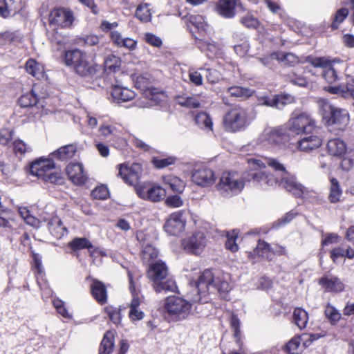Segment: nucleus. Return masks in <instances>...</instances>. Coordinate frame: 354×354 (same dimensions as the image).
Segmentation results:
<instances>
[{"mask_svg": "<svg viewBox=\"0 0 354 354\" xmlns=\"http://www.w3.org/2000/svg\"><path fill=\"white\" fill-rule=\"evenodd\" d=\"M200 70L205 71L206 78L207 81L211 84H215L218 82L221 79V74L220 72L214 68H201Z\"/></svg>", "mask_w": 354, "mask_h": 354, "instance_id": "bf43d9fd", "label": "nucleus"}, {"mask_svg": "<svg viewBox=\"0 0 354 354\" xmlns=\"http://www.w3.org/2000/svg\"><path fill=\"white\" fill-rule=\"evenodd\" d=\"M1 37L5 42L19 41L21 37L18 31H7L1 35Z\"/></svg>", "mask_w": 354, "mask_h": 354, "instance_id": "338daca9", "label": "nucleus"}, {"mask_svg": "<svg viewBox=\"0 0 354 354\" xmlns=\"http://www.w3.org/2000/svg\"><path fill=\"white\" fill-rule=\"evenodd\" d=\"M77 151V146L74 144L67 145L58 149L52 155L58 160L64 161L71 158Z\"/></svg>", "mask_w": 354, "mask_h": 354, "instance_id": "72a5a7b5", "label": "nucleus"}, {"mask_svg": "<svg viewBox=\"0 0 354 354\" xmlns=\"http://www.w3.org/2000/svg\"><path fill=\"white\" fill-rule=\"evenodd\" d=\"M118 175L121 176L124 182L129 185H138L142 176V168L138 163L132 164L131 166L121 164L119 166Z\"/></svg>", "mask_w": 354, "mask_h": 354, "instance_id": "dca6fc26", "label": "nucleus"}, {"mask_svg": "<svg viewBox=\"0 0 354 354\" xmlns=\"http://www.w3.org/2000/svg\"><path fill=\"white\" fill-rule=\"evenodd\" d=\"M26 71L37 79H41L44 76L43 66L32 59H30L26 62Z\"/></svg>", "mask_w": 354, "mask_h": 354, "instance_id": "e433bc0d", "label": "nucleus"}, {"mask_svg": "<svg viewBox=\"0 0 354 354\" xmlns=\"http://www.w3.org/2000/svg\"><path fill=\"white\" fill-rule=\"evenodd\" d=\"M227 93L232 97L247 99L253 95L254 91L248 88L234 86L228 88Z\"/></svg>", "mask_w": 354, "mask_h": 354, "instance_id": "58836bf2", "label": "nucleus"}, {"mask_svg": "<svg viewBox=\"0 0 354 354\" xmlns=\"http://www.w3.org/2000/svg\"><path fill=\"white\" fill-rule=\"evenodd\" d=\"M135 86L143 91L145 98L151 101L146 104H139L140 106L147 107L152 105V102L157 103L160 100L156 89L151 88V78L148 73H143L138 75L134 80Z\"/></svg>", "mask_w": 354, "mask_h": 354, "instance_id": "4468645a", "label": "nucleus"}, {"mask_svg": "<svg viewBox=\"0 0 354 354\" xmlns=\"http://www.w3.org/2000/svg\"><path fill=\"white\" fill-rule=\"evenodd\" d=\"M240 320L239 318L234 315H232L230 318V325L232 328L233 329L234 333V337L236 338V342L238 344L240 348H241V345L243 344V342L241 339V330H240Z\"/></svg>", "mask_w": 354, "mask_h": 354, "instance_id": "09e8293b", "label": "nucleus"}, {"mask_svg": "<svg viewBox=\"0 0 354 354\" xmlns=\"http://www.w3.org/2000/svg\"><path fill=\"white\" fill-rule=\"evenodd\" d=\"M129 290L133 296L130 308H138L140 304V299L139 297V293L136 292V288L133 281V278L131 275L129 273Z\"/></svg>", "mask_w": 354, "mask_h": 354, "instance_id": "5fc2aeb1", "label": "nucleus"}, {"mask_svg": "<svg viewBox=\"0 0 354 354\" xmlns=\"http://www.w3.org/2000/svg\"><path fill=\"white\" fill-rule=\"evenodd\" d=\"M252 120L247 109L236 106L225 114L223 125L227 131L237 132L245 130Z\"/></svg>", "mask_w": 354, "mask_h": 354, "instance_id": "0eeeda50", "label": "nucleus"}, {"mask_svg": "<svg viewBox=\"0 0 354 354\" xmlns=\"http://www.w3.org/2000/svg\"><path fill=\"white\" fill-rule=\"evenodd\" d=\"M300 344L301 337H294L286 344V349L290 354H298L301 351Z\"/></svg>", "mask_w": 354, "mask_h": 354, "instance_id": "6e6d98bb", "label": "nucleus"}, {"mask_svg": "<svg viewBox=\"0 0 354 354\" xmlns=\"http://www.w3.org/2000/svg\"><path fill=\"white\" fill-rule=\"evenodd\" d=\"M32 147L21 140L14 142V150L16 153L24 154L32 151Z\"/></svg>", "mask_w": 354, "mask_h": 354, "instance_id": "052dcab7", "label": "nucleus"}, {"mask_svg": "<svg viewBox=\"0 0 354 354\" xmlns=\"http://www.w3.org/2000/svg\"><path fill=\"white\" fill-rule=\"evenodd\" d=\"M120 59L113 55L107 56L104 60V68L106 71H115L120 66Z\"/></svg>", "mask_w": 354, "mask_h": 354, "instance_id": "3c124183", "label": "nucleus"}, {"mask_svg": "<svg viewBox=\"0 0 354 354\" xmlns=\"http://www.w3.org/2000/svg\"><path fill=\"white\" fill-rule=\"evenodd\" d=\"M280 185L295 197H302L309 203H314L319 200V195L316 192L306 188L297 181L294 176L286 174V176L282 178Z\"/></svg>", "mask_w": 354, "mask_h": 354, "instance_id": "9d476101", "label": "nucleus"}, {"mask_svg": "<svg viewBox=\"0 0 354 354\" xmlns=\"http://www.w3.org/2000/svg\"><path fill=\"white\" fill-rule=\"evenodd\" d=\"M342 194V191L340 188L338 180L335 178H332L330 179V194L328 196L330 202L335 203L339 201Z\"/></svg>", "mask_w": 354, "mask_h": 354, "instance_id": "79ce46f5", "label": "nucleus"}, {"mask_svg": "<svg viewBox=\"0 0 354 354\" xmlns=\"http://www.w3.org/2000/svg\"><path fill=\"white\" fill-rule=\"evenodd\" d=\"M288 80L290 82L299 86H306L308 84L306 79L294 73L288 75Z\"/></svg>", "mask_w": 354, "mask_h": 354, "instance_id": "0e129e2a", "label": "nucleus"}, {"mask_svg": "<svg viewBox=\"0 0 354 354\" xmlns=\"http://www.w3.org/2000/svg\"><path fill=\"white\" fill-rule=\"evenodd\" d=\"M106 313L108 315L110 320L115 325H118L121 322L120 310L112 306H106L104 308Z\"/></svg>", "mask_w": 354, "mask_h": 354, "instance_id": "603ef678", "label": "nucleus"}, {"mask_svg": "<svg viewBox=\"0 0 354 354\" xmlns=\"http://www.w3.org/2000/svg\"><path fill=\"white\" fill-rule=\"evenodd\" d=\"M216 187L223 196L229 198L242 191L244 187V182L237 173L224 172Z\"/></svg>", "mask_w": 354, "mask_h": 354, "instance_id": "1a4fd4ad", "label": "nucleus"}, {"mask_svg": "<svg viewBox=\"0 0 354 354\" xmlns=\"http://www.w3.org/2000/svg\"><path fill=\"white\" fill-rule=\"evenodd\" d=\"M100 42V38L95 35H87L85 37L79 38L76 41V44H84L85 46H92L98 44Z\"/></svg>", "mask_w": 354, "mask_h": 354, "instance_id": "680f3d73", "label": "nucleus"}, {"mask_svg": "<svg viewBox=\"0 0 354 354\" xmlns=\"http://www.w3.org/2000/svg\"><path fill=\"white\" fill-rule=\"evenodd\" d=\"M244 11L240 0H219L218 12L225 18H232Z\"/></svg>", "mask_w": 354, "mask_h": 354, "instance_id": "aec40b11", "label": "nucleus"}, {"mask_svg": "<svg viewBox=\"0 0 354 354\" xmlns=\"http://www.w3.org/2000/svg\"><path fill=\"white\" fill-rule=\"evenodd\" d=\"M163 181L174 192L182 193L185 187V183L180 178L175 176L169 175L165 176Z\"/></svg>", "mask_w": 354, "mask_h": 354, "instance_id": "c9c22d12", "label": "nucleus"}, {"mask_svg": "<svg viewBox=\"0 0 354 354\" xmlns=\"http://www.w3.org/2000/svg\"><path fill=\"white\" fill-rule=\"evenodd\" d=\"M325 315L328 319L333 322L339 321L341 317L340 313L330 304L326 307Z\"/></svg>", "mask_w": 354, "mask_h": 354, "instance_id": "e2e57ef3", "label": "nucleus"}, {"mask_svg": "<svg viewBox=\"0 0 354 354\" xmlns=\"http://www.w3.org/2000/svg\"><path fill=\"white\" fill-rule=\"evenodd\" d=\"M183 214L184 212L183 211H178L170 214L164 225V229L168 234L177 236L183 231L186 223Z\"/></svg>", "mask_w": 354, "mask_h": 354, "instance_id": "6ab92c4d", "label": "nucleus"}, {"mask_svg": "<svg viewBox=\"0 0 354 354\" xmlns=\"http://www.w3.org/2000/svg\"><path fill=\"white\" fill-rule=\"evenodd\" d=\"M196 44L198 48L202 52L205 53L207 56L209 58H212L219 54L220 48L214 42L198 39Z\"/></svg>", "mask_w": 354, "mask_h": 354, "instance_id": "473e14b6", "label": "nucleus"}, {"mask_svg": "<svg viewBox=\"0 0 354 354\" xmlns=\"http://www.w3.org/2000/svg\"><path fill=\"white\" fill-rule=\"evenodd\" d=\"M177 102L182 106H185L189 109L198 108L200 106V102L196 97H178L177 98Z\"/></svg>", "mask_w": 354, "mask_h": 354, "instance_id": "8fccbe9b", "label": "nucleus"}, {"mask_svg": "<svg viewBox=\"0 0 354 354\" xmlns=\"http://www.w3.org/2000/svg\"><path fill=\"white\" fill-rule=\"evenodd\" d=\"M306 61L315 68H322L323 70V77L329 84H333L337 80L338 68L335 67V64L337 63L340 64L339 61L330 59L325 57L313 56H308Z\"/></svg>", "mask_w": 354, "mask_h": 354, "instance_id": "f8f14e48", "label": "nucleus"}, {"mask_svg": "<svg viewBox=\"0 0 354 354\" xmlns=\"http://www.w3.org/2000/svg\"><path fill=\"white\" fill-rule=\"evenodd\" d=\"M165 204L167 206L176 208L183 205L182 198L178 195H174L168 196L165 200Z\"/></svg>", "mask_w": 354, "mask_h": 354, "instance_id": "774afa93", "label": "nucleus"}, {"mask_svg": "<svg viewBox=\"0 0 354 354\" xmlns=\"http://www.w3.org/2000/svg\"><path fill=\"white\" fill-rule=\"evenodd\" d=\"M111 96L114 101L122 103L133 100L136 94L134 91L120 85H114L111 90Z\"/></svg>", "mask_w": 354, "mask_h": 354, "instance_id": "bb28decb", "label": "nucleus"}, {"mask_svg": "<svg viewBox=\"0 0 354 354\" xmlns=\"http://www.w3.org/2000/svg\"><path fill=\"white\" fill-rule=\"evenodd\" d=\"M148 3H142L138 6L136 11V17L142 22H148L151 19V13Z\"/></svg>", "mask_w": 354, "mask_h": 354, "instance_id": "a18cd8bd", "label": "nucleus"}, {"mask_svg": "<svg viewBox=\"0 0 354 354\" xmlns=\"http://www.w3.org/2000/svg\"><path fill=\"white\" fill-rule=\"evenodd\" d=\"M192 181L201 187H209L215 182L214 171L206 167L196 169L192 176Z\"/></svg>", "mask_w": 354, "mask_h": 354, "instance_id": "4be33fe9", "label": "nucleus"}, {"mask_svg": "<svg viewBox=\"0 0 354 354\" xmlns=\"http://www.w3.org/2000/svg\"><path fill=\"white\" fill-rule=\"evenodd\" d=\"M55 165L52 159L39 158L30 164V172L45 182L62 184L63 178L59 173L55 171Z\"/></svg>", "mask_w": 354, "mask_h": 354, "instance_id": "423d86ee", "label": "nucleus"}, {"mask_svg": "<svg viewBox=\"0 0 354 354\" xmlns=\"http://www.w3.org/2000/svg\"><path fill=\"white\" fill-rule=\"evenodd\" d=\"M293 321L299 329L306 328L308 321V313L301 308H296L293 312Z\"/></svg>", "mask_w": 354, "mask_h": 354, "instance_id": "4c0bfd02", "label": "nucleus"}, {"mask_svg": "<svg viewBox=\"0 0 354 354\" xmlns=\"http://www.w3.org/2000/svg\"><path fill=\"white\" fill-rule=\"evenodd\" d=\"M250 174L254 183L263 189H268L280 185L282 178L288 174L284 166L275 159L250 158L248 160Z\"/></svg>", "mask_w": 354, "mask_h": 354, "instance_id": "f257e3e1", "label": "nucleus"}, {"mask_svg": "<svg viewBox=\"0 0 354 354\" xmlns=\"http://www.w3.org/2000/svg\"><path fill=\"white\" fill-rule=\"evenodd\" d=\"M240 21L248 28H256L258 25V20L250 13H247L245 16L242 17Z\"/></svg>", "mask_w": 354, "mask_h": 354, "instance_id": "69168bd1", "label": "nucleus"}, {"mask_svg": "<svg viewBox=\"0 0 354 354\" xmlns=\"http://www.w3.org/2000/svg\"><path fill=\"white\" fill-rule=\"evenodd\" d=\"M254 256H258L262 259L271 261L274 257V249L264 241H259L256 248L252 253Z\"/></svg>", "mask_w": 354, "mask_h": 354, "instance_id": "2f4dec72", "label": "nucleus"}, {"mask_svg": "<svg viewBox=\"0 0 354 354\" xmlns=\"http://www.w3.org/2000/svg\"><path fill=\"white\" fill-rule=\"evenodd\" d=\"M18 103L21 107H31L37 105L39 103V99L34 91L32 90L30 92L22 95L18 100Z\"/></svg>", "mask_w": 354, "mask_h": 354, "instance_id": "ea45409f", "label": "nucleus"}, {"mask_svg": "<svg viewBox=\"0 0 354 354\" xmlns=\"http://www.w3.org/2000/svg\"><path fill=\"white\" fill-rule=\"evenodd\" d=\"M347 147L346 143L339 139H331L327 143L328 152L333 156H342L345 154Z\"/></svg>", "mask_w": 354, "mask_h": 354, "instance_id": "c756f323", "label": "nucleus"}, {"mask_svg": "<svg viewBox=\"0 0 354 354\" xmlns=\"http://www.w3.org/2000/svg\"><path fill=\"white\" fill-rule=\"evenodd\" d=\"M348 15V10L343 8L338 10L334 17L333 21L331 24V28L333 30L338 28L339 25L346 18Z\"/></svg>", "mask_w": 354, "mask_h": 354, "instance_id": "864d4df0", "label": "nucleus"}, {"mask_svg": "<svg viewBox=\"0 0 354 354\" xmlns=\"http://www.w3.org/2000/svg\"><path fill=\"white\" fill-rule=\"evenodd\" d=\"M196 122L202 129L212 130V119L206 113H198L196 117Z\"/></svg>", "mask_w": 354, "mask_h": 354, "instance_id": "de8ad7c7", "label": "nucleus"}, {"mask_svg": "<svg viewBox=\"0 0 354 354\" xmlns=\"http://www.w3.org/2000/svg\"><path fill=\"white\" fill-rule=\"evenodd\" d=\"M140 255L143 261L149 262L151 260L157 258L158 255V251L152 245L147 244L144 246L142 245Z\"/></svg>", "mask_w": 354, "mask_h": 354, "instance_id": "c03bdc74", "label": "nucleus"}, {"mask_svg": "<svg viewBox=\"0 0 354 354\" xmlns=\"http://www.w3.org/2000/svg\"><path fill=\"white\" fill-rule=\"evenodd\" d=\"M68 246L73 251L83 249H92L93 245L91 241L85 237H76L68 243Z\"/></svg>", "mask_w": 354, "mask_h": 354, "instance_id": "a19ab883", "label": "nucleus"}, {"mask_svg": "<svg viewBox=\"0 0 354 354\" xmlns=\"http://www.w3.org/2000/svg\"><path fill=\"white\" fill-rule=\"evenodd\" d=\"M292 138L286 124L273 128H266L259 136L257 142L263 147L276 146L283 148L287 146Z\"/></svg>", "mask_w": 354, "mask_h": 354, "instance_id": "20e7f679", "label": "nucleus"}, {"mask_svg": "<svg viewBox=\"0 0 354 354\" xmlns=\"http://www.w3.org/2000/svg\"><path fill=\"white\" fill-rule=\"evenodd\" d=\"M66 174L69 179L77 185H84L88 176L82 163L71 162L66 169Z\"/></svg>", "mask_w": 354, "mask_h": 354, "instance_id": "5701e85b", "label": "nucleus"}, {"mask_svg": "<svg viewBox=\"0 0 354 354\" xmlns=\"http://www.w3.org/2000/svg\"><path fill=\"white\" fill-rule=\"evenodd\" d=\"M91 292L92 296L100 304L106 303L108 298L107 290L102 282L93 279L91 284Z\"/></svg>", "mask_w": 354, "mask_h": 354, "instance_id": "cd10ccee", "label": "nucleus"}, {"mask_svg": "<svg viewBox=\"0 0 354 354\" xmlns=\"http://www.w3.org/2000/svg\"><path fill=\"white\" fill-rule=\"evenodd\" d=\"M75 20L73 12L66 8H58L53 9L49 16L50 24L62 28H70Z\"/></svg>", "mask_w": 354, "mask_h": 354, "instance_id": "a211bd4d", "label": "nucleus"}, {"mask_svg": "<svg viewBox=\"0 0 354 354\" xmlns=\"http://www.w3.org/2000/svg\"><path fill=\"white\" fill-rule=\"evenodd\" d=\"M270 57L272 59L278 60L284 64L292 65L298 62L297 57L292 53L276 52L270 54Z\"/></svg>", "mask_w": 354, "mask_h": 354, "instance_id": "37998d69", "label": "nucleus"}, {"mask_svg": "<svg viewBox=\"0 0 354 354\" xmlns=\"http://www.w3.org/2000/svg\"><path fill=\"white\" fill-rule=\"evenodd\" d=\"M21 0H0V15L6 18L20 9Z\"/></svg>", "mask_w": 354, "mask_h": 354, "instance_id": "7c9ffc66", "label": "nucleus"}, {"mask_svg": "<svg viewBox=\"0 0 354 354\" xmlns=\"http://www.w3.org/2000/svg\"><path fill=\"white\" fill-rule=\"evenodd\" d=\"M190 23L194 25L198 32L206 33L209 26L205 23L203 16L201 15H190L189 17Z\"/></svg>", "mask_w": 354, "mask_h": 354, "instance_id": "49530a36", "label": "nucleus"}, {"mask_svg": "<svg viewBox=\"0 0 354 354\" xmlns=\"http://www.w3.org/2000/svg\"><path fill=\"white\" fill-rule=\"evenodd\" d=\"M322 138L317 134H311L304 136L298 141V149L304 152H310L319 148L322 145Z\"/></svg>", "mask_w": 354, "mask_h": 354, "instance_id": "a878e982", "label": "nucleus"}, {"mask_svg": "<svg viewBox=\"0 0 354 354\" xmlns=\"http://www.w3.org/2000/svg\"><path fill=\"white\" fill-rule=\"evenodd\" d=\"M148 276L153 281V287L156 292H175L177 289L175 281L168 276L167 266L162 261H158L150 266Z\"/></svg>", "mask_w": 354, "mask_h": 354, "instance_id": "7ed1b4c3", "label": "nucleus"}, {"mask_svg": "<svg viewBox=\"0 0 354 354\" xmlns=\"http://www.w3.org/2000/svg\"><path fill=\"white\" fill-rule=\"evenodd\" d=\"M136 194L144 200L159 202L166 196V191L159 185L143 183L136 187Z\"/></svg>", "mask_w": 354, "mask_h": 354, "instance_id": "2eb2a0df", "label": "nucleus"}, {"mask_svg": "<svg viewBox=\"0 0 354 354\" xmlns=\"http://www.w3.org/2000/svg\"><path fill=\"white\" fill-rule=\"evenodd\" d=\"M229 279L228 274L215 277L210 270H205L195 283L193 292L189 293L191 300L195 303L205 304L208 302L207 294L210 292L217 290L221 294L228 292L231 290Z\"/></svg>", "mask_w": 354, "mask_h": 354, "instance_id": "f03ea898", "label": "nucleus"}, {"mask_svg": "<svg viewBox=\"0 0 354 354\" xmlns=\"http://www.w3.org/2000/svg\"><path fill=\"white\" fill-rule=\"evenodd\" d=\"M109 196V191L105 185H100L95 188L91 192V196L95 199L104 200Z\"/></svg>", "mask_w": 354, "mask_h": 354, "instance_id": "13d9d810", "label": "nucleus"}, {"mask_svg": "<svg viewBox=\"0 0 354 354\" xmlns=\"http://www.w3.org/2000/svg\"><path fill=\"white\" fill-rule=\"evenodd\" d=\"M48 228L50 233L57 239H60L68 232L67 228L63 225L62 221L57 216H54L48 221Z\"/></svg>", "mask_w": 354, "mask_h": 354, "instance_id": "c85d7f7f", "label": "nucleus"}, {"mask_svg": "<svg viewBox=\"0 0 354 354\" xmlns=\"http://www.w3.org/2000/svg\"><path fill=\"white\" fill-rule=\"evenodd\" d=\"M319 284L326 292H339L344 289L342 281L333 274H325L319 280Z\"/></svg>", "mask_w": 354, "mask_h": 354, "instance_id": "393cba45", "label": "nucleus"}, {"mask_svg": "<svg viewBox=\"0 0 354 354\" xmlns=\"http://www.w3.org/2000/svg\"><path fill=\"white\" fill-rule=\"evenodd\" d=\"M192 305L187 300L178 296L168 297L164 304V308L174 321L186 319L191 312Z\"/></svg>", "mask_w": 354, "mask_h": 354, "instance_id": "9b49d317", "label": "nucleus"}, {"mask_svg": "<svg viewBox=\"0 0 354 354\" xmlns=\"http://www.w3.org/2000/svg\"><path fill=\"white\" fill-rule=\"evenodd\" d=\"M320 109L323 119L328 125H335L337 129L343 130L348 124V111L331 104L327 100H322Z\"/></svg>", "mask_w": 354, "mask_h": 354, "instance_id": "6e6552de", "label": "nucleus"}, {"mask_svg": "<svg viewBox=\"0 0 354 354\" xmlns=\"http://www.w3.org/2000/svg\"><path fill=\"white\" fill-rule=\"evenodd\" d=\"M238 232L233 230L231 232H228L227 234V241L225 242V248L232 252H235L238 250L239 247L236 243L237 239Z\"/></svg>", "mask_w": 354, "mask_h": 354, "instance_id": "4d7b16f0", "label": "nucleus"}, {"mask_svg": "<svg viewBox=\"0 0 354 354\" xmlns=\"http://www.w3.org/2000/svg\"><path fill=\"white\" fill-rule=\"evenodd\" d=\"M294 102L295 97L290 94L277 95L272 98L263 96L258 100L259 105L275 107L278 109H282L286 104H292Z\"/></svg>", "mask_w": 354, "mask_h": 354, "instance_id": "412c9836", "label": "nucleus"}, {"mask_svg": "<svg viewBox=\"0 0 354 354\" xmlns=\"http://www.w3.org/2000/svg\"><path fill=\"white\" fill-rule=\"evenodd\" d=\"M207 245V237L202 232H197L183 241L184 250L190 254H201Z\"/></svg>", "mask_w": 354, "mask_h": 354, "instance_id": "f3484780", "label": "nucleus"}, {"mask_svg": "<svg viewBox=\"0 0 354 354\" xmlns=\"http://www.w3.org/2000/svg\"><path fill=\"white\" fill-rule=\"evenodd\" d=\"M64 62L74 67L75 72L83 77H92L96 73L95 66L88 62L86 54L77 48L66 50Z\"/></svg>", "mask_w": 354, "mask_h": 354, "instance_id": "39448f33", "label": "nucleus"}, {"mask_svg": "<svg viewBox=\"0 0 354 354\" xmlns=\"http://www.w3.org/2000/svg\"><path fill=\"white\" fill-rule=\"evenodd\" d=\"M114 348V335L111 331H107L100 343L99 354H111Z\"/></svg>", "mask_w": 354, "mask_h": 354, "instance_id": "f704fd0d", "label": "nucleus"}, {"mask_svg": "<svg viewBox=\"0 0 354 354\" xmlns=\"http://www.w3.org/2000/svg\"><path fill=\"white\" fill-rule=\"evenodd\" d=\"M109 37L113 46L117 48H125L129 51H133L137 48V40L131 37H123L120 31H112Z\"/></svg>", "mask_w": 354, "mask_h": 354, "instance_id": "b1692460", "label": "nucleus"}, {"mask_svg": "<svg viewBox=\"0 0 354 354\" xmlns=\"http://www.w3.org/2000/svg\"><path fill=\"white\" fill-rule=\"evenodd\" d=\"M315 123V120L309 114L302 113L290 118L286 124L293 138L300 133H313L316 128Z\"/></svg>", "mask_w": 354, "mask_h": 354, "instance_id": "ddd939ff", "label": "nucleus"}]
</instances>
